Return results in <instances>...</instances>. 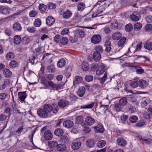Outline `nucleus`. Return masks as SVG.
I'll return each instance as SVG.
<instances>
[{"label": "nucleus", "instance_id": "f257e3e1", "mask_svg": "<svg viewBox=\"0 0 152 152\" xmlns=\"http://www.w3.org/2000/svg\"><path fill=\"white\" fill-rule=\"evenodd\" d=\"M42 83L44 86L45 89H51L57 90L61 89L63 86L61 84H56L51 81H48L45 80H43Z\"/></svg>", "mask_w": 152, "mask_h": 152}, {"label": "nucleus", "instance_id": "f03ea898", "mask_svg": "<svg viewBox=\"0 0 152 152\" xmlns=\"http://www.w3.org/2000/svg\"><path fill=\"white\" fill-rule=\"evenodd\" d=\"M51 106L49 104H45L43 106V108L45 110L48 114L51 112L53 113L56 114L58 110V107L57 102L53 103Z\"/></svg>", "mask_w": 152, "mask_h": 152}, {"label": "nucleus", "instance_id": "7ed1b4c3", "mask_svg": "<svg viewBox=\"0 0 152 152\" xmlns=\"http://www.w3.org/2000/svg\"><path fill=\"white\" fill-rule=\"evenodd\" d=\"M101 0L99 1L94 6V9L96 10V13H94L92 15V17H95L99 14H101L104 10L105 8L102 5H100V2Z\"/></svg>", "mask_w": 152, "mask_h": 152}, {"label": "nucleus", "instance_id": "20e7f679", "mask_svg": "<svg viewBox=\"0 0 152 152\" xmlns=\"http://www.w3.org/2000/svg\"><path fill=\"white\" fill-rule=\"evenodd\" d=\"M58 143L57 142L55 141H49L48 143L49 146V149L51 152H55L56 151Z\"/></svg>", "mask_w": 152, "mask_h": 152}, {"label": "nucleus", "instance_id": "39448f33", "mask_svg": "<svg viewBox=\"0 0 152 152\" xmlns=\"http://www.w3.org/2000/svg\"><path fill=\"white\" fill-rule=\"evenodd\" d=\"M96 71V74L97 75H102L105 71V67L102 63H100Z\"/></svg>", "mask_w": 152, "mask_h": 152}, {"label": "nucleus", "instance_id": "423d86ee", "mask_svg": "<svg viewBox=\"0 0 152 152\" xmlns=\"http://www.w3.org/2000/svg\"><path fill=\"white\" fill-rule=\"evenodd\" d=\"M140 140L143 143L152 145V139L145 136H139Z\"/></svg>", "mask_w": 152, "mask_h": 152}, {"label": "nucleus", "instance_id": "0eeeda50", "mask_svg": "<svg viewBox=\"0 0 152 152\" xmlns=\"http://www.w3.org/2000/svg\"><path fill=\"white\" fill-rule=\"evenodd\" d=\"M75 37L77 38H82L84 36V31L82 29H76L75 32Z\"/></svg>", "mask_w": 152, "mask_h": 152}, {"label": "nucleus", "instance_id": "6e6552de", "mask_svg": "<svg viewBox=\"0 0 152 152\" xmlns=\"http://www.w3.org/2000/svg\"><path fill=\"white\" fill-rule=\"evenodd\" d=\"M38 115L41 118H46L48 116V114L44 109L39 108L37 111Z\"/></svg>", "mask_w": 152, "mask_h": 152}, {"label": "nucleus", "instance_id": "1a4fd4ad", "mask_svg": "<svg viewBox=\"0 0 152 152\" xmlns=\"http://www.w3.org/2000/svg\"><path fill=\"white\" fill-rule=\"evenodd\" d=\"M140 15L138 12L134 13L130 16V18L131 20L134 21H137L140 19Z\"/></svg>", "mask_w": 152, "mask_h": 152}, {"label": "nucleus", "instance_id": "9d476101", "mask_svg": "<svg viewBox=\"0 0 152 152\" xmlns=\"http://www.w3.org/2000/svg\"><path fill=\"white\" fill-rule=\"evenodd\" d=\"M101 37L98 35H95L93 36L91 39V42L94 44L99 43L101 40Z\"/></svg>", "mask_w": 152, "mask_h": 152}, {"label": "nucleus", "instance_id": "9b49d317", "mask_svg": "<svg viewBox=\"0 0 152 152\" xmlns=\"http://www.w3.org/2000/svg\"><path fill=\"white\" fill-rule=\"evenodd\" d=\"M86 124L88 126L93 125L95 122V120L90 116H88L85 118Z\"/></svg>", "mask_w": 152, "mask_h": 152}, {"label": "nucleus", "instance_id": "f8f14e48", "mask_svg": "<svg viewBox=\"0 0 152 152\" xmlns=\"http://www.w3.org/2000/svg\"><path fill=\"white\" fill-rule=\"evenodd\" d=\"M95 131L97 133H102L104 131V128L102 124L100 123L98 124L97 126L94 127Z\"/></svg>", "mask_w": 152, "mask_h": 152}, {"label": "nucleus", "instance_id": "ddd939ff", "mask_svg": "<svg viewBox=\"0 0 152 152\" xmlns=\"http://www.w3.org/2000/svg\"><path fill=\"white\" fill-rule=\"evenodd\" d=\"M12 10L9 8L0 7V12L4 15L10 14Z\"/></svg>", "mask_w": 152, "mask_h": 152}, {"label": "nucleus", "instance_id": "4468645a", "mask_svg": "<svg viewBox=\"0 0 152 152\" xmlns=\"http://www.w3.org/2000/svg\"><path fill=\"white\" fill-rule=\"evenodd\" d=\"M72 13L71 12L67 10L63 12L62 17L64 19H68L69 18L72 16Z\"/></svg>", "mask_w": 152, "mask_h": 152}, {"label": "nucleus", "instance_id": "2eb2a0df", "mask_svg": "<svg viewBox=\"0 0 152 152\" xmlns=\"http://www.w3.org/2000/svg\"><path fill=\"white\" fill-rule=\"evenodd\" d=\"M44 137L45 140H49L52 138L53 135L51 132L48 130L45 132Z\"/></svg>", "mask_w": 152, "mask_h": 152}, {"label": "nucleus", "instance_id": "dca6fc26", "mask_svg": "<svg viewBox=\"0 0 152 152\" xmlns=\"http://www.w3.org/2000/svg\"><path fill=\"white\" fill-rule=\"evenodd\" d=\"M116 142L118 145L122 146H124L127 144L126 140L122 138H118L116 140Z\"/></svg>", "mask_w": 152, "mask_h": 152}, {"label": "nucleus", "instance_id": "f3484780", "mask_svg": "<svg viewBox=\"0 0 152 152\" xmlns=\"http://www.w3.org/2000/svg\"><path fill=\"white\" fill-rule=\"evenodd\" d=\"M46 23L49 26L52 25L54 23L55 20L51 16L48 17L46 20Z\"/></svg>", "mask_w": 152, "mask_h": 152}, {"label": "nucleus", "instance_id": "a211bd4d", "mask_svg": "<svg viewBox=\"0 0 152 152\" xmlns=\"http://www.w3.org/2000/svg\"><path fill=\"white\" fill-rule=\"evenodd\" d=\"M148 82L145 80H140L138 81L139 86L141 88H144L148 85Z\"/></svg>", "mask_w": 152, "mask_h": 152}, {"label": "nucleus", "instance_id": "6ab92c4d", "mask_svg": "<svg viewBox=\"0 0 152 152\" xmlns=\"http://www.w3.org/2000/svg\"><path fill=\"white\" fill-rule=\"evenodd\" d=\"M18 96L20 101L21 102H24L25 99L27 96V95L25 92H18Z\"/></svg>", "mask_w": 152, "mask_h": 152}, {"label": "nucleus", "instance_id": "aec40b11", "mask_svg": "<svg viewBox=\"0 0 152 152\" xmlns=\"http://www.w3.org/2000/svg\"><path fill=\"white\" fill-rule=\"evenodd\" d=\"M69 105V102L64 100H61L58 102V105L60 107L63 108Z\"/></svg>", "mask_w": 152, "mask_h": 152}, {"label": "nucleus", "instance_id": "412c9836", "mask_svg": "<svg viewBox=\"0 0 152 152\" xmlns=\"http://www.w3.org/2000/svg\"><path fill=\"white\" fill-rule=\"evenodd\" d=\"M13 28L14 31H20L22 30L20 24L18 22H16L13 24Z\"/></svg>", "mask_w": 152, "mask_h": 152}, {"label": "nucleus", "instance_id": "4be33fe9", "mask_svg": "<svg viewBox=\"0 0 152 152\" xmlns=\"http://www.w3.org/2000/svg\"><path fill=\"white\" fill-rule=\"evenodd\" d=\"M121 37V34L119 32H116L114 33L112 36V38L114 40H118Z\"/></svg>", "mask_w": 152, "mask_h": 152}, {"label": "nucleus", "instance_id": "5701e85b", "mask_svg": "<svg viewBox=\"0 0 152 152\" xmlns=\"http://www.w3.org/2000/svg\"><path fill=\"white\" fill-rule=\"evenodd\" d=\"M63 126L66 128H69L71 127L73 125V123L72 121L69 120H67L63 123Z\"/></svg>", "mask_w": 152, "mask_h": 152}, {"label": "nucleus", "instance_id": "b1692460", "mask_svg": "<svg viewBox=\"0 0 152 152\" xmlns=\"http://www.w3.org/2000/svg\"><path fill=\"white\" fill-rule=\"evenodd\" d=\"M150 102V100L149 98H146L143 99L141 102V105L142 107H145L149 105Z\"/></svg>", "mask_w": 152, "mask_h": 152}, {"label": "nucleus", "instance_id": "393cba45", "mask_svg": "<svg viewBox=\"0 0 152 152\" xmlns=\"http://www.w3.org/2000/svg\"><path fill=\"white\" fill-rule=\"evenodd\" d=\"M86 91L85 88L84 87L80 88L77 91V95L80 97H82Z\"/></svg>", "mask_w": 152, "mask_h": 152}, {"label": "nucleus", "instance_id": "a878e982", "mask_svg": "<svg viewBox=\"0 0 152 152\" xmlns=\"http://www.w3.org/2000/svg\"><path fill=\"white\" fill-rule=\"evenodd\" d=\"M101 55L99 52H95L93 54V58L96 61H99L101 59Z\"/></svg>", "mask_w": 152, "mask_h": 152}, {"label": "nucleus", "instance_id": "bb28decb", "mask_svg": "<svg viewBox=\"0 0 152 152\" xmlns=\"http://www.w3.org/2000/svg\"><path fill=\"white\" fill-rule=\"evenodd\" d=\"M81 145V143L79 142H74L72 143V147L75 150L78 149Z\"/></svg>", "mask_w": 152, "mask_h": 152}, {"label": "nucleus", "instance_id": "cd10ccee", "mask_svg": "<svg viewBox=\"0 0 152 152\" xmlns=\"http://www.w3.org/2000/svg\"><path fill=\"white\" fill-rule=\"evenodd\" d=\"M66 149V146L63 144H58L56 150L59 151H63Z\"/></svg>", "mask_w": 152, "mask_h": 152}, {"label": "nucleus", "instance_id": "c85d7f7f", "mask_svg": "<svg viewBox=\"0 0 152 152\" xmlns=\"http://www.w3.org/2000/svg\"><path fill=\"white\" fill-rule=\"evenodd\" d=\"M65 64V60L64 58L60 59L57 63V66L58 67L61 68L63 67Z\"/></svg>", "mask_w": 152, "mask_h": 152}, {"label": "nucleus", "instance_id": "c756f323", "mask_svg": "<svg viewBox=\"0 0 152 152\" xmlns=\"http://www.w3.org/2000/svg\"><path fill=\"white\" fill-rule=\"evenodd\" d=\"M136 44L135 43H134L132 44L131 47L129 49L127 53H126L125 54V55L127 56L129 52L134 53L136 52L134 51V50L135 49V47L136 45V44Z\"/></svg>", "mask_w": 152, "mask_h": 152}, {"label": "nucleus", "instance_id": "7c9ffc66", "mask_svg": "<svg viewBox=\"0 0 152 152\" xmlns=\"http://www.w3.org/2000/svg\"><path fill=\"white\" fill-rule=\"evenodd\" d=\"M68 42V39L66 37H63L60 40V45L62 46L67 44Z\"/></svg>", "mask_w": 152, "mask_h": 152}, {"label": "nucleus", "instance_id": "2f4dec72", "mask_svg": "<svg viewBox=\"0 0 152 152\" xmlns=\"http://www.w3.org/2000/svg\"><path fill=\"white\" fill-rule=\"evenodd\" d=\"M21 40V37L19 35H16L14 37V43L17 45H18L20 43Z\"/></svg>", "mask_w": 152, "mask_h": 152}, {"label": "nucleus", "instance_id": "473e14b6", "mask_svg": "<svg viewBox=\"0 0 152 152\" xmlns=\"http://www.w3.org/2000/svg\"><path fill=\"white\" fill-rule=\"evenodd\" d=\"M18 63L14 60L11 61L9 63V66L11 68H15L18 66Z\"/></svg>", "mask_w": 152, "mask_h": 152}, {"label": "nucleus", "instance_id": "72a5a7b5", "mask_svg": "<svg viewBox=\"0 0 152 152\" xmlns=\"http://www.w3.org/2000/svg\"><path fill=\"white\" fill-rule=\"evenodd\" d=\"M134 57V61L136 60L139 58H142L143 59V61L144 62L149 61V59L145 56L140 55H134L133 56Z\"/></svg>", "mask_w": 152, "mask_h": 152}, {"label": "nucleus", "instance_id": "f704fd0d", "mask_svg": "<svg viewBox=\"0 0 152 152\" xmlns=\"http://www.w3.org/2000/svg\"><path fill=\"white\" fill-rule=\"evenodd\" d=\"M126 40V38L125 37H122L118 41V45L119 47H122L125 44Z\"/></svg>", "mask_w": 152, "mask_h": 152}, {"label": "nucleus", "instance_id": "c9c22d12", "mask_svg": "<svg viewBox=\"0 0 152 152\" xmlns=\"http://www.w3.org/2000/svg\"><path fill=\"white\" fill-rule=\"evenodd\" d=\"M14 57V55L12 52L8 53L5 56L6 59L10 61L13 59Z\"/></svg>", "mask_w": 152, "mask_h": 152}, {"label": "nucleus", "instance_id": "e433bc0d", "mask_svg": "<svg viewBox=\"0 0 152 152\" xmlns=\"http://www.w3.org/2000/svg\"><path fill=\"white\" fill-rule=\"evenodd\" d=\"M111 44L110 41L107 40L105 42V50L107 52L110 51L111 49Z\"/></svg>", "mask_w": 152, "mask_h": 152}, {"label": "nucleus", "instance_id": "4c0bfd02", "mask_svg": "<svg viewBox=\"0 0 152 152\" xmlns=\"http://www.w3.org/2000/svg\"><path fill=\"white\" fill-rule=\"evenodd\" d=\"M100 3H102L101 5H102L104 8H107L110 4V2L109 0H101Z\"/></svg>", "mask_w": 152, "mask_h": 152}, {"label": "nucleus", "instance_id": "58836bf2", "mask_svg": "<svg viewBox=\"0 0 152 152\" xmlns=\"http://www.w3.org/2000/svg\"><path fill=\"white\" fill-rule=\"evenodd\" d=\"M77 10L80 11L83 10L86 7L85 4L83 3L80 2L79 3L77 6Z\"/></svg>", "mask_w": 152, "mask_h": 152}, {"label": "nucleus", "instance_id": "ea45409f", "mask_svg": "<svg viewBox=\"0 0 152 152\" xmlns=\"http://www.w3.org/2000/svg\"><path fill=\"white\" fill-rule=\"evenodd\" d=\"M82 68L84 71H88L89 69L88 63L86 62L83 61L82 64Z\"/></svg>", "mask_w": 152, "mask_h": 152}, {"label": "nucleus", "instance_id": "a19ab883", "mask_svg": "<svg viewBox=\"0 0 152 152\" xmlns=\"http://www.w3.org/2000/svg\"><path fill=\"white\" fill-rule=\"evenodd\" d=\"M63 131L61 129H57L54 131L55 135L58 136H61L63 133Z\"/></svg>", "mask_w": 152, "mask_h": 152}, {"label": "nucleus", "instance_id": "79ce46f5", "mask_svg": "<svg viewBox=\"0 0 152 152\" xmlns=\"http://www.w3.org/2000/svg\"><path fill=\"white\" fill-rule=\"evenodd\" d=\"M144 47L148 50H152V42H149L145 43L144 45Z\"/></svg>", "mask_w": 152, "mask_h": 152}, {"label": "nucleus", "instance_id": "37998d69", "mask_svg": "<svg viewBox=\"0 0 152 152\" xmlns=\"http://www.w3.org/2000/svg\"><path fill=\"white\" fill-rule=\"evenodd\" d=\"M3 73L5 76L7 77H10L12 75L11 72L7 69H5L4 70Z\"/></svg>", "mask_w": 152, "mask_h": 152}, {"label": "nucleus", "instance_id": "c03bdc74", "mask_svg": "<svg viewBox=\"0 0 152 152\" xmlns=\"http://www.w3.org/2000/svg\"><path fill=\"white\" fill-rule=\"evenodd\" d=\"M142 26V24L140 23H136L134 25V29L137 31H138L140 30Z\"/></svg>", "mask_w": 152, "mask_h": 152}, {"label": "nucleus", "instance_id": "a18cd8bd", "mask_svg": "<svg viewBox=\"0 0 152 152\" xmlns=\"http://www.w3.org/2000/svg\"><path fill=\"white\" fill-rule=\"evenodd\" d=\"M106 144L105 141L104 140L99 141L96 144L97 146L99 148H102L105 146Z\"/></svg>", "mask_w": 152, "mask_h": 152}, {"label": "nucleus", "instance_id": "49530a36", "mask_svg": "<svg viewBox=\"0 0 152 152\" xmlns=\"http://www.w3.org/2000/svg\"><path fill=\"white\" fill-rule=\"evenodd\" d=\"M39 10L41 11V12L43 13L46 11L47 7L43 4H41L39 5Z\"/></svg>", "mask_w": 152, "mask_h": 152}, {"label": "nucleus", "instance_id": "de8ad7c7", "mask_svg": "<svg viewBox=\"0 0 152 152\" xmlns=\"http://www.w3.org/2000/svg\"><path fill=\"white\" fill-rule=\"evenodd\" d=\"M138 120V117L135 115H132L129 118L130 122L132 123H135Z\"/></svg>", "mask_w": 152, "mask_h": 152}, {"label": "nucleus", "instance_id": "09e8293b", "mask_svg": "<svg viewBox=\"0 0 152 152\" xmlns=\"http://www.w3.org/2000/svg\"><path fill=\"white\" fill-rule=\"evenodd\" d=\"M94 141L91 139L88 140L86 142L87 146L90 148H92L94 146Z\"/></svg>", "mask_w": 152, "mask_h": 152}, {"label": "nucleus", "instance_id": "8fccbe9b", "mask_svg": "<svg viewBox=\"0 0 152 152\" xmlns=\"http://www.w3.org/2000/svg\"><path fill=\"white\" fill-rule=\"evenodd\" d=\"M100 109L105 113V111L108 109L109 105L107 104L102 105L101 103H100Z\"/></svg>", "mask_w": 152, "mask_h": 152}, {"label": "nucleus", "instance_id": "3c124183", "mask_svg": "<svg viewBox=\"0 0 152 152\" xmlns=\"http://www.w3.org/2000/svg\"><path fill=\"white\" fill-rule=\"evenodd\" d=\"M134 43H135L136 44H136L134 51H140L141 50L142 43H138L137 42H134Z\"/></svg>", "mask_w": 152, "mask_h": 152}, {"label": "nucleus", "instance_id": "603ef678", "mask_svg": "<svg viewBox=\"0 0 152 152\" xmlns=\"http://www.w3.org/2000/svg\"><path fill=\"white\" fill-rule=\"evenodd\" d=\"M100 62H99L98 63H93L91 65V68L92 71H94L96 69L98 68L99 65V64Z\"/></svg>", "mask_w": 152, "mask_h": 152}, {"label": "nucleus", "instance_id": "864d4df0", "mask_svg": "<svg viewBox=\"0 0 152 152\" xmlns=\"http://www.w3.org/2000/svg\"><path fill=\"white\" fill-rule=\"evenodd\" d=\"M130 84L131 87L133 88H135L138 86V83L137 81L134 80L131 82Z\"/></svg>", "mask_w": 152, "mask_h": 152}, {"label": "nucleus", "instance_id": "5fc2aeb1", "mask_svg": "<svg viewBox=\"0 0 152 152\" xmlns=\"http://www.w3.org/2000/svg\"><path fill=\"white\" fill-rule=\"evenodd\" d=\"M125 29L127 32H130L133 29L132 25L131 23H129L126 25L125 27Z\"/></svg>", "mask_w": 152, "mask_h": 152}, {"label": "nucleus", "instance_id": "6e6d98bb", "mask_svg": "<svg viewBox=\"0 0 152 152\" xmlns=\"http://www.w3.org/2000/svg\"><path fill=\"white\" fill-rule=\"evenodd\" d=\"M34 24V25L36 27H39L41 24V20L39 18L35 19Z\"/></svg>", "mask_w": 152, "mask_h": 152}, {"label": "nucleus", "instance_id": "4d7b16f0", "mask_svg": "<svg viewBox=\"0 0 152 152\" xmlns=\"http://www.w3.org/2000/svg\"><path fill=\"white\" fill-rule=\"evenodd\" d=\"M82 78L80 76H76L75 77V80L74 81V84L79 83L82 82Z\"/></svg>", "mask_w": 152, "mask_h": 152}, {"label": "nucleus", "instance_id": "13d9d810", "mask_svg": "<svg viewBox=\"0 0 152 152\" xmlns=\"http://www.w3.org/2000/svg\"><path fill=\"white\" fill-rule=\"evenodd\" d=\"M30 42V39L27 36L23 37V38L22 42L23 44L24 45H26L28 44Z\"/></svg>", "mask_w": 152, "mask_h": 152}, {"label": "nucleus", "instance_id": "bf43d9fd", "mask_svg": "<svg viewBox=\"0 0 152 152\" xmlns=\"http://www.w3.org/2000/svg\"><path fill=\"white\" fill-rule=\"evenodd\" d=\"M126 99L125 97H123L119 100V103L122 106L125 105L127 103Z\"/></svg>", "mask_w": 152, "mask_h": 152}, {"label": "nucleus", "instance_id": "052dcab7", "mask_svg": "<svg viewBox=\"0 0 152 152\" xmlns=\"http://www.w3.org/2000/svg\"><path fill=\"white\" fill-rule=\"evenodd\" d=\"M145 124V121L144 120L140 121L136 124V126L138 127H141L144 126Z\"/></svg>", "mask_w": 152, "mask_h": 152}, {"label": "nucleus", "instance_id": "680f3d73", "mask_svg": "<svg viewBox=\"0 0 152 152\" xmlns=\"http://www.w3.org/2000/svg\"><path fill=\"white\" fill-rule=\"evenodd\" d=\"M83 121V117L81 116H79L77 117L76 120V123L77 124H80Z\"/></svg>", "mask_w": 152, "mask_h": 152}, {"label": "nucleus", "instance_id": "e2e57ef3", "mask_svg": "<svg viewBox=\"0 0 152 152\" xmlns=\"http://www.w3.org/2000/svg\"><path fill=\"white\" fill-rule=\"evenodd\" d=\"M107 73H105L103 77L101 78L100 79V83L102 84H103L104 82L107 78Z\"/></svg>", "mask_w": 152, "mask_h": 152}, {"label": "nucleus", "instance_id": "0e129e2a", "mask_svg": "<svg viewBox=\"0 0 152 152\" xmlns=\"http://www.w3.org/2000/svg\"><path fill=\"white\" fill-rule=\"evenodd\" d=\"M27 31L29 33H34L36 31L35 28L34 26L28 27L27 28Z\"/></svg>", "mask_w": 152, "mask_h": 152}, {"label": "nucleus", "instance_id": "69168bd1", "mask_svg": "<svg viewBox=\"0 0 152 152\" xmlns=\"http://www.w3.org/2000/svg\"><path fill=\"white\" fill-rule=\"evenodd\" d=\"M115 108L116 111L117 112H119L121 110L122 107L120 104H116L115 105Z\"/></svg>", "mask_w": 152, "mask_h": 152}, {"label": "nucleus", "instance_id": "338daca9", "mask_svg": "<svg viewBox=\"0 0 152 152\" xmlns=\"http://www.w3.org/2000/svg\"><path fill=\"white\" fill-rule=\"evenodd\" d=\"M8 83L9 81L8 80H5L3 84L0 86V90H3L4 89L7 87Z\"/></svg>", "mask_w": 152, "mask_h": 152}, {"label": "nucleus", "instance_id": "774afa93", "mask_svg": "<svg viewBox=\"0 0 152 152\" xmlns=\"http://www.w3.org/2000/svg\"><path fill=\"white\" fill-rule=\"evenodd\" d=\"M37 12L32 10L29 13V15L31 17H34L37 16Z\"/></svg>", "mask_w": 152, "mask_h": 152}]
</instances>
